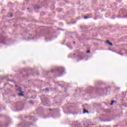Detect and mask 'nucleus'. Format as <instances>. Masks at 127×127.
Instances as JSON below:
<instances>
[{
  "instance_id": "obj_1",
  "label": "nucleus",
  "mask_w": 127,
  "mask_h": 127,
  "mask_svg": "<svg viewBox=\"0 0 127 127\" xmlns=\"http://www.w3.org/2000/svg\"><path fill=\"white\" fill-rule=\"evenodd\" d=\"M107 43H108L110 46H113V44L112 43H110V41H106Z\"/></svg>"
},
{
  "instance_id": "obj_2",
  "label": "nucleus",
  "mask_w": 127,
  "mask_h": 127,
  "mask_svg": "<svg viewBox=\"0 0 127 127\" xmlns=\"http://www.w3.org/2000/svg\"><path fill=\"white\" fill-rule=\"evenodd\" d=\"M18 96H19L20 97H22V96H24V95L23 94H22V92H21V93L18 94Z\"/></svg>"
},
{
  "instance_id": "obj_3",
  "label": "nucleus",
  "mask_w": 127,
  "mask_h": 127,
  "mask_svg": "<svg viewBox=\"0 0 127 127\" xmlns=\"http://www.w3.org/2000/svg\"><path fill=\"white\" fill-rule=\"evenodd\" d=\"M86 113H88V111L84 109L83 111V114H86Z\"/></svg>"
},
{
  "instance_id": "obj_4",
  "label": "nucleus",
  "mask_w": 127,
  "mask_h": 127,
  "mask_svg": "<svg viewBox=\"0 0 127 127\" xmlns=\"http://www.w3.org/2000/svg\"><path fill=\"white\" fill-rule=\"evenodd\" d=\"M115 102V101H112L111 103H110V105H113L114 103Z\"/></svg>"
},
{
  "instance_id": "obj_5",
  "label": "nucleus",
  "mask_w": 127,
  "mask_h": 127,
  "mask_svg": "<svg viewBox=\"0 0 127 127\" xmlns=\"http://www.w3.org/2000/svg\"><path fill=\"white\" fill-rule=\"evenodd\" d=\"M87 18H88V16H84L85 19H87Z\"/></svg>"
},
{
  "instance_id": "obj_6",
  "label": "nucleus",
  "mask_w": 127,
  "mask_h": 127,
  "mask_svg": "<svg viewBox=\"0 0 127 127\" xmlns=\"http://www.w3.org/2000/svg\"><path fill=\"white\" fill-rule=\"evenodd\" d=\"M19 92H21V88H19Z\"/></svg>"
},
{
  "instance_id": "obj_7",
  "label": "nucleus",
  "mask_w": 127,
  "mask_h": 127,
  "mask_svg": "<svg viewBox=\"0 0 127 127\" xmlns=\"http://www.w3.org/2000/svg\"><path fill=\"white\" fill-rule=\"evenodd\" d=\"M30 103L31 104H33V101H30Z\"/></svg>"
},
{
  "instance_id": "obj_8",
  "label": "nucleus",
  "mask_w": 127,
  "mask_h": 127,
  "mask_svg": "<svg viewBox=\"0 0 127 127\" xmlns=\"http://www.w3.org/2000/svg\"><path fill=\"white\" fill-rule=\"evenodd\" d=\"M87 53H90V50H88V51H87Z\"/></svg>"
},
{
  "instance_id": "obj_9",
  "label": "nucleus",
  "mask_w": 127,
  "mask_h": 127,
  "mask_svg": "<svg viewBox=\"0 0 127 127\" xmlns=\"http://www.w3.org/2000/svg\"><path fill=\"white\" fill-rule=\"evenodd\" d=\"M46 91H49V89H48V88H46Z\"/></svg>"
},
{
  "instance_id": "obj_10",
  "label": "nucleus",
  "mask_w": 127,
  "mask_h": 127,
  "mask_svg": "<svg viewBox=\"0 0 127 127\" xmlns=\"http://www.w3.org/2000/svg\"><path fill=\"white\" fill-rule=\"evenodd\" d=\"M38 8H40V7H37Z\"/></svg>"
},
{
  "instance_id": "obj_11",
  "label": "nucleus",
  "mask_w": 127,
  "mask_h": 127,
  "mask_svg": "<svg viewBox=\"0 0 127 127\" xmlns=\"http://www.w3.org/2000/svg\"><path fill=\"white\" fill-rule=\"evenodd\" d=\"M11 17H12V15L11 14Z\"/></svg>"
},
{
  "instance_id": "obj_12",
  "label": "nucleus",
  "mask_w": 127,
  "mask_h": 127,
  "mask_svg": "<svg viewBox=\"0 0 127 127\" xmlns=\"http://www.w3.org/2000/svg\"><path fill=\"white\" fill-rule=\"evenodd\" d=\"M73 43H75V42H74Z\"/></svg>"
}]
</instances>
